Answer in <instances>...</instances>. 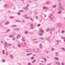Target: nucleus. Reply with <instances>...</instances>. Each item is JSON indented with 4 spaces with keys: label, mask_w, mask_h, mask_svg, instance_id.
Returning <instances> with one entry per match:
<instances>
[{
    "label": "nucleus",
    "mask_w": 65,
    "mask_h": 65,
    "mask_svg": "<svg viewBox=\"0 0 65 65\" xmlns=\"http://www.w3.org/2000/svg\"><path fill=\"white\" fill-rule=\"evenodd\" d=\"M59 5L60 8V10H63V7H62V4L61 3H59Z\"/></svg>",
    "instance_id": "f257e3e1"
},
{
    "label": "nucleus",
    "mask_w": 65,
    "mask_h": 65,
    "mask_svg": "<svg viewBox=\"0 0 65 65\" xmlns=\"http://www.w3.org/2000/svg\"><path fill=\"white\" fill-rule=\"evenodd\" d=\"M30 28L31 29L33 30V29H34V28L33 26V24L31 23L30 25Z\"/></svg>",
    "instance_id": "f03ea898"
},
{
    "label": "nucleus",
    "mask_w": 65,
    "mask_h": 65,
    "mask_svg": "<svg viewBox=\"0 0 65 65\" xmlns=\"http://www.w3.org/2000/svg\"><path fill=\"white\" fill-rule=\"evenodd\" d=\"M61 23H57V25L58 27H60L61 25Z\"/></svg>",
    "instance_id": "7ed1b4c3"
},
{
    "label": "nucleus",
    "mask_w": 65,
    "mask_h": 65,
    "mask_svg": "<svg viewBox=\"0 0 65 65\" xmlns=\"http://www.w3.org/2000/svg\"><path fill=\"white\" fill-rule=\"evenodd\" d=\"M23 9H24V10H29V9L28 8V7H23Z\"/></svg>",
    "instance_id": "20e7f679"
},
{
    "label": "nucleus",
    "mask_w": 65,
    "mask_h": 65,
    "mask_svg": "<svg viewBox=\"0 0 65 65\" xmlns=\"http://www.w3.org/2000/svg\"><path fill=\"white\" fill-rule=\"evenodd\" d=\"M10 57L11 58V59L13 60V58L14 57H13V56L12 55H10Z\"/></svg>",
    "instance_id": "39448f33"
},
{
    "label": "nucleus",
    "mask_w": 65,
    "mask_h": 65,
    "mask_svg": "<svg viewBox=\"0 0 65 65\" xmlns=\"http://www.w3.org/2000/svg\"><path fill=\"white\" fill-rule=\"evenodd\" d=\"M54 59L55 60H56V61H59V58L56 57L54 58Z\"/></svg>",
    "instance_id": "423d86ee"
},
{
    "label": "nucleus",
    "mask_w": 65,
    "mask_h": 65,
    "mask_svg": "<svg viewBox=\"0 0 65 65\" xmlns=\"http://www.w3.org/2000/svg\"><path fill=\"white\" fill-rule=\"evenodd\" d=\"M26 52H31L32 51V50L29 49H26Z\"/></svg>",
    "instance_id": "0eeeda50"
},
{
    "label": "nucleus",
    "mask_w": 65,
    "mask_h": 65,
    "mask_svg": "<svg viewBox=\"0 0 65 65\" xmlns=\"http://www.w3.org/2000/svg\"><path fill=\"white\" fill-rule=\"evenodd\" d=\"M8 5L7 4H5L4 5V7L5 8H6L7 7Z\"/></svg>",
    "instance_id": "6e6552de"
},
{
    "label": "nucleus",
    "mask_w": 65,
    "mask_h": 65,
    "mask_svg": "<svg viewBox=\"0 0 65 65\" xmlns=\"http://www.w3.org/2000/svg\"><path fill=\"white\" fill-rule=\"evenodd\" d=\"M37 51L38 52V53H41V50L40 49H37Z\"/></svg>",
    "instance_id": "1a4fd4ad"
},
{
    "label": "nucleus",
    "mask_w": 65,
    "mask_h": 65,
    "mask_svg": "<svg viewBox=\"0 0 65 65\" xmlns=\"http://www.w3.org/2000/svg\"><path fill=\"white\" fill-rule=\"evenodd\" d=\"M40 30L41 33H44V31L42 30L41 28H40Z\"/></svg>",
    "instance_id": "9d476101"
},
{
    "label": "nucleus",
    "mask_w": 65,
    "mask_h": 65,
    "mask_svg": "<svg viewBox=\"0 0 65 65\" xmlns=\"http://www.w3.org/2000/svg\"><path fill=\"white\" fill-rule=\"evenodd\" d=\"M57 6V5H56L53 6V8H56Z\"/></svg>",
    "instance_id": "9b49d317"
},
{
    "label": "nucleus",
    "mask_w": 65,
    "mask_h": 65,
    "mask_svg": "<svg viewBox=\"0 0 65 65\" xmlns=\"http://www.w3.org/2000/svg\"><path fill=\"white\" fill-rule=\"evenodd\" d=\"M55 64L56 65H61V64H60V63H59V62H56Z\"/></svg>",
    "instance_id": "f8f14e48"
},
{
    "label": "nucleus",
    "mask_w": 65,
    "mask_h": 65,
    "mask_svg": "<svg viewBox=\"0 0 65 65\" xmlns=\"http://www.w3.org/2000/svg\"><path fill=\"white\" fill-rule=\"evenodd\" d=\"M17 27V26L15 25H12L11 26V28H15V27Z\"/></svg>",
    "instance_id": "ddd939ff"
},
{
    "label": "nucleus",
    "mask_w": 65,
    "mask_h": 65,
    "mask_svg": "<svg viewBox=\"0 0 65 65\" xmlns=\"http://www.w3.org/2000/svg\"><path fill=\"white\" fill-rule=\"evenodd\" d=\"M9 37H10V38H14V36L12 35H10L9 36Z\"/></svg>",
    "instance_id": "4468645a"
},
{
    "label": "nucleus",
    "mask_w": 65,
    "mask_h": 65,
    "mask_svg": "<svg viewBox=\"0 0 65 65\" xmlns=\"http://www.w3.org/2000/svg\"><path fill=\"white\" fill-rule=\"evenodd\" d=\"M43 9L44 10H46V9H48V8L47 7H43Z\"/></svg>",
    "instance_id": "2eb2a0df"
},
{
    "label": "nucleus",
    "mask_w": 65,
    "mask_h": 65,
    "mask_svg": "<svg viewBox=\"0 0 65 65\" xmlns=\"http://www.w3.org/2000/svg\"><path fill=\"white\" fill-rule=\"evenodd\" d=\"M5 45L6 47H8V46H7V42H5Z\"/></svg>",
    "instance_id": "dca6fc26"
},
{
    "label": "nucleus",
    "mask_w": 65,
    "mask_h": 65,
    "mask_svg": "<svg viewBox=\"0 0 65 65\" xmlns=\"http://www.w3.org/2000/svg\"><path fill=\"white\" fill-rule=\"evenodd\" d=\"M42 44H40L39 46L40 48H42Z\"/></svg>",
    "instance_id": "f3484780"
},
{
    "label": "nucleus",
    "mask_w": 65,
    "mask_h": 65,
    "mask_svg": "<svg viewBox=\"0 0 65 65\" xmlns=\"http://www.w3.org/2000/svg\"><path fill=\"white\" fill-rule=\"evenodd\" d=\"M25 19H30V17L29 16H27L25 17Z\"/></svg>",
    "instance_id": "a211bd4d"
},
{
    "label": "nucleus",
    "mask_w": 65,
    "mask_h": 65,
    "mask_svg": "<svg viewBox=\"0 0 65 65\" xmlns=\"http://www.w3.org/2000/svg\"><path fill=\"white\" fill-rule=\"evenodd\" d=\"M46 4L47 5H49V4H50V2L49 1H47L46 3Z\"/></svg>",
    "instance_id": "6ab92c4d"
},
{
    "label": "nucleus",
    "mask_w": 65,
    "mask_h": 65,
    "mask_svg": "<svg viewBox=\"0 0 65 65\" xmlns=\"http://www.w3.org/2000/svg\"><path fill=\"white\" fill-rule=\"evenodd\" d=\"M32 54V53H28L26 54V56H30Z\"/></svg>",
    "instance_id": "aec40b11"
},
{
    "label": "nucleus",
    "mask_w": 65,
    "mask_h": 65,
    "mask_svg": "<svg viewBox=\"0 0 65 65\" xmlns=\"http://www.w3.org/2000/svg\"><path fill=\"white\" fill-rule=\"evenodd\" d=\"M8 54H9V53L7 51H6V56H8Z\"/></svg>",
    "instance_id": "412c9836"
},
{
    "label": "nucleus",
    "mask_w": 65,
    "mask_h": 65,
    "mask_svg": "<svg viewBox=\"0 0 65 65\" xmlns=\"http://www.w3.org/2000/svg\"><path fill=\"white\" fill-rule=\"evenodd\" d=\"M9 24V22L8 21H7L5 23L6 25H8Z\"/></svg>",
    "instance_id": "4be33fe9"
},
{
    "label": "nucleus",
    "mask_w": 65,
    "mask_h": 65,
    "mask_svg": "<svg viewBox=\"0 0 65 65\" xmlns=\"http://www.w3.org/2000/svg\"><path fill=\"white\" fill-rule=\"evenodd\" d=\"M55 55H56V56H59V54H58V53H57V52H56L55 53Z\"/></svg>",
    "instance_id": "5701e85b"
},
{
    "label": "nucleus",
    "mask_w": 65,
    "mask_h": 65,
    "mask_svg": "<svg viewBox=\"0 0 65 65\" xmlns=\"http://www.w3.org/2000/svg\"><path fill=\"white\" fill-rule=\"evenodd\" d=\"M47 31L48 32V31H50V28H48L46 29Z\"/></svg>",
    "instance_id": "b1692460"
},
{
    "label": "nucleus",
    "mask_w": 65,
    "mask_h": 65,
    "mask_svg": "<svg viewBox=\"0 0 65 65\" xmlns=\"http://www.w3.org/2000/svg\"><path fill=\"white\" fill-rule=\"evenodd\" d=\"M55 31V28H52L51 29V31Z\"/></svg>",
    "instance_id": "393cba45"
},
{
    "label": "nucleus",
    "mask_w": 65,
    "mask_h": 65,
    "mask_svg": "<svg viewBox=\"0 0 65 65\" xmlns=\"http://www.w3.org/2000/svg\"><path fill=\"white\" fill-rule=\"evenodd\" d=\"M29 34L32 35V34H34V33L32 32H29Z\"/></svg>",
    "instance_id": "a878e982"
},
{
    "label": "nucleus",
    "mask_w": 65,
    "mask_h": 65,
    "mask_svg": "<svg viewBox=\"0 0 65 65\" xmlns=\"http://www.w3.org/2000/svg\"><path fill=\"white\" fill-rule=\"evenodd\" d=\"M43 33H40L39 34V35H40V36H42L43 35Z\"/></svg>",
    "instance_id": "bb28decb"
},
{
    "label": "nucleus",
    "mask_w": 65,
    "mask_h": 65,
    "mask_svg": "<svg viewBox=\"0 0 65 65\" xmlns=\"http://www.w3.org/2000/svg\"><path fill=\"white\" fill-rule=\"evenodd\" d=\"M28 34V32L27 31H25L24 32V34H26V35Z\"/></svg>",
    "instance_id": "cd10ccee"
},
{
    "label": "nucleus",
    "mask_w": 65,
    "mask_h": 65,
    "mask_svg": "<svg viewBox=\"0 0 65 65\" xmlns=\"http://www.w3.org/2000/svg\"><path fill=\"white\" fill-rule=\"evenodd\" d=\"M61 37L62 39H64V41H65V38L64 37Z\"/></svg>",
    "instance_id": "c85d7f7f"
},
{
    "label": "nucleus",
    "mask_w": 65,
    "mask_h": 65,
    "mask_svg": "<svg viewBox=\"0 0 65 65\" xmlns=\"http://www.w3.org/2000/svg\"><path fill=\"white\" fill-rule=\"evenodd\" d=\"M2 52H3V53L4 54V55H5V50H3V51Z\"/></svg>",
    "instance_id": "c756f323"
},
{
    "label": "nucleus",
    "mask_w": 65,
    "mask_h": 65,
    "mask_svg": "<svg viewBox=\"0 0 65 65\" xmlns=\"http://www.w3.org/2000/svg\"><path fill=\"white\" fill-rule=\"evenodd\" d=\"M51 50L53 51H55V48H52Z\"/></svg>",
    "instance_id": "7c9ffc66"
},
{
    "label": "nucleus",
    "mask_w": 65,
    "mask_h": 65,
    "mask_svg": "<svg viewBox=\"0 0 65 65\" xmlns=\"http://www.w3.org/2000/svg\"><path fill=\"white\" fill-rule=\"evenodd\" d=\"M2 61L3 63H5V60L4 59H2Z\"/></svg>",
    "instance_id": "2f4dec72"
},
{
    "label": "nucleus",
    "mask_w": 65,
    "mask_h": 65,
    "mask_svg": "<svg viewBox=\"0 0 65 65\" xmlns=\"http://www.w3.org/2000/svg\"><path fill=\"white\" fill-rule=\"evenodd\" d=\"M18 47H21V45H20V44H18Z\"/></svg>",
    "instance_id": "473e14b6"
},
{
    "label": "nucleus",
    "mask_w": 65,
    "mask_h": 65,
    "mask_svg": "<svg viewBox=\"0 0 65 65\" xmlns=\"http://www.w3.org/2000/svg\"><path fill=\"white\" fill-rule=\"evenodd\" d=\"M61 49L62 50L64 51H65V48H62Z\"/></svg>",
    "instance_id": "72a5a7b5"
},
{
    "label": "nucleus",
    "mask_w": 65,
    "mask_h": 65,
    "mask_svg": "<svg viewBox=\"0 0 65 65\" xmlns=\"http://www.w3.org/2000/svg\"><path fill=\"white\" fill-rule=\"evenodd\" d=\"M21 37V36L20 35H18L17 37V38H19Z\"/></svg>",
    "instance_id": "f704fd0d"
},
{
    "label": "nucleus",
    "mask_w": 65,
    "mask_h": 65,
    "mask_svg": "<svg viewBox=\"0 0 65 65\" xmlns=\"http://www.w3.org/2000/svg\"><path fill=\"white\" fill-rule=\"evenodd\" d=\"M35 62H36V60H34L32 62V63H35Z\"/></svg>",
    "instance_id": "c9c22d12"
},
{
    "label": "nucleus",
    "mask_w": 65,
    "mask_h": 65,
    "mask_svg": "<svg viewBox=\"0 0 65 65\" xmlns=\"http://www.w3.org/2000/svg\"><path fill=\"white\" fill-rule=\"evenodd\" d=\"M62 12V11H60L58 12V14H60V13H61Z\"/></svg>",
    "instance_id": "e433bc0d"
},
{
    "label": "nucleus",
    "mask_w": 65,
    "mask_h": 65,
    "mask_svg": "<svg viewBox=\"0 0 65 65\" xmlns=\"http://www.w3.org/2000/svg\"><path fill=\"white\" fill-rule=\"evenodd\" d=\"M30 19L32 21H34V20H33V19H32V18H30Z\"/></svg>",
    "instance_id": "4c0bfd02"
},
{
    "label": "nucleus",
    "mask_w": 65,
    "mask_h": 65,
    "mask_svg": "<svg viewBox=\"0 0 65 65\" xmlns=\"http://www.w3.org/2000/svg\"><path fill=\"white\" fill-rule=\"evenodd\" d=\"M10 31V29H9L7 30L6 32H9Z\"/></svg>",
    "instance_id": "58836bf2"
},
{
    "label": "nucleus",
    "mask_w": 65,
    "mask_h": 65,
    "mask_svg": "<svg viewBox=\"0 0 65 65\" xmlns=\"http://www.w3.org/2000/svg\"><path fill=\"white\" fill-rule=\"evenodd\" d=\"M16 21L17 22H21V21H20V20H16Z\"/></svg>",
    "instance_id": "ea45409f"
},
{
    "label": "nucleus",
    "mask_w": 65,
    "mask_h": 65,
    "mask_svg": "<svg viewBox=\"0 0 65 65\" xmlns=\"http://www.w3.org/2000/svg\"><path fill=\"white\" fill-rule=\"evenodd\" d=\"M13 18H14V17L13 16H11L10 17V19H13Z\"/></svg>",
    "instance_id": "a19ab883"
},
{
    "label": "nucleus",
    "mask_w": 65,
    "mask_h": 65,
    "mask_svg": "<svg viewBox=\"0 0 65 65\" xmlns=\"http://www.w3.org/2000/svg\"><path fill=\"white\" fill-rule=\"evenodd\" d=\"M65 33V31L64 30H62L61 31V33Z\"/></svg>",
    "instance_id": "79ce46f5"
},
{
    "label": "nucleus",
    "mask_w": 65,
    "mask_h": 65,
    "mask_svg": "<svg viewBox=\"0 0 65 65\" xmlns=\"http://www.w3.org/2000/svg\"><path fill=\"white\" fill-rule=\"evenodd\" d=\"M36 18L37 19H38V17L37 16H36Z\"/></svg>",
    "instance_id": "37998d69"
},
{
    "label": "nucleus",
    "mask_w": 65,
    "mask_h": 65,
    "mask_svg": "<svg viewBox=\"0 0 65 65\" xmlns=\"http://www.w3.org/2000/svg\"><path fill=\"white\" fill-rule=\"evenodd\" d=\"M20 12H24V10H20Z\"/></svg>",
    "instance_id": "c03bdc74"
},
{
    "label": "nucleus",
    "mask_w": 65,
    "mask_h": 65,
    "mask_svg": "<svg viewBox=\"0 0 65 65\" xmlns=\"http://www.w3.org/2000/svg\"><path fill=\"white\" fill-rule=\"evenodd\" d=\"M1 42L2 43V44H3V43H3V41H1Z\"/></svg>",
    "instance_id": "a18cd8bd"
},
{
    "label": "nucleus",
    "mask_w": 65,
    "mask_h": 65,
    "mask_svg": "<svg viewBox=\"0 0 65 65\" xmlns=\"http://www.w3.org/2000/svg\"><path fill=\"white\" fill-rule=\"evenodd\" d=\"M27 15V14H26L25 15H23V17H26V16Z\"/></svg>",
    "instance_id": "49530a36"
},
{
    "label": "nucleus",
    "mask_w": 65,
    "mask_h": 65,
    "mask_svg": "<svg viewBox=\"0 0 65 65\" xmlns=\"http://www.w3.org/2000/svg\"><path fill=\"white\" fill-rule=\"evenodd\" d=\"M20 30V29H19V28H16V30H17V31H19Z\"/></svg>",
    "instance_id": "de8ad7c7"
},
{
    "label": "nucleus",
    "mask_w": 65,
    "mask_h": 65,
    "mask_svg": "<svg viewBox=\"0 0 65 65\" xmlns=\"http://www.w3.org/2000/svg\"><path fill=\"white\" fill-rule=\"evenodd\" d=\"M22 39H23V41H25V39L24 38V37H23Z\"/></svg>",
    "instance_id": "09e8293b"
},
{
    "label": "nucleus",
    "mask_w": 65,
    "mask_h": 65,
    "mask_svg": "<svg viewBox=\"0 0 65 65\" xmlns=\"http://www.w3.org/2000/svg\"><path fill=\"white\" fill-rule=\"evenodd\" d=\"M8 45L9 46H11L12 45V44H8Z\"/></svg>",
    "instance_id": "8fccbe9b"
},
{
    "label": "nucleus",
    "mask_w": 65,
    "mask_h": 65,
    "mask_svg": "<svg viewBox=\"0 0 65 65\" xmlns=\"http://www.w3.org/2000/svg\"><path fill=\"white\" fill-rule=\"evenodd\" d=\"M34 59V57H32L31 58V60H33Z\"/></svg>",
    "instance_id": "3c124183"
},
{
    "label": "nucleus",
    "mask_w": 65,
    "mask_h": 65,
    "mask_svg": "<svg viewBox=\"0 0 65 65\" xmlns=\"http://www.w3.org/2000/svg\"><path fill=\"white\" fill-rule=\"evenodd\" d=\"M39 38L40 39H41V40H43V38Z\"/></svg>",
    "instance_id": "603ef678"
},
{
    "label": "nucleus",
    "mask_w": 65,
    "mask_h": 65,
    "mask_svg": "<svg viewBox=\"0 0 65 65\" xmlns=\"http://www.w3.org/2000/svg\"><path fill=\"white\" fill-rule=\"evenodd\" d=\"M52 18L53 19H55V16H52Z\"/></svg>",
    "instance_id": "864d4df0"
},
{
    "label": "nucleus",
    "mask_w": 65,
    "mask_h": 65,
    "mask_svg": "<svg viewBox=\"0 0 65 65\" xmlns=\"http://www.w3.org/2000/svg\"><path fill=\"white\" fill-rule=\"evenodd\" d=\"M61 65H64V62H62Z\"/></svg>",
    "instance_id": "5fc2aeb1"
},
{
    "label": "nucleus",
    "mask_w": 65,
    "mask_h": 65,
    "mask_svg": "<svg viewBox=\"0 0 65 65\" xmlns=\"http://www.w3.org/2000/svg\"><path fill=\"white\" fill-rule=\"evenodd\" d=\"M46 53H49V52L48 51H46L45 52Z\"/></svg>",
    "instance_id": "6e6d98bb"
},
{
    "label": "nucleus",
    "mask_w": 65,
    "mask_h": 65,
    "mask_svg": "<svg viewBox=\"0 0 65 65\" xmlns=\"http://www.w3.org/2000/svg\"><path fill=\"white\" fill-rule=\"evenodd\" d=\"M29 6V4H28L26 6V7H28Z\"/></svg>",
    "instance_id": "4d7b16f0"
},
{
    "label": "nucleus",
    "mask_w": 65,
    "mask_h": 65,
    "mask_svg": "<svg viewBox=\"0 0 65 65\" xmlns=\"http://www.w3.org/2000/svg\"><path fill=\"white\" fill-rule=\"evenodd\" d=\"M13 30H14V31H15L17 30V28H15L13 29Z\"/></svg>",
    "instance_id": "13d9d810"
},
{
    "label": "nucleus",
    "mask_w": 65,
    "mask_h": 65,
    "mask_svg": "<svg viewBox=\"0 0 65 65\" xmlns=\"http://www.w3.org/2000/svg\"><path fill=\"white\" fill-rule=\"evenodd\" d=\"M13 48H15L16 47H15L14 46V45H13Z\"/></svg>",
    "instance_id": "bf43d9fd"
},
{
    "label": "nucleus",
    "mask_w": 65,
    "mask_h": 65,
    "mask_svg": "<svg viewBox=\"0 0 65 65\" xmlns=\"http://www.w3.org/2000/svg\"><path fill=\"white\" fill-rule=\"evenodd\" d=\"M38 13L37 12H36V13L35 14V15H37V14Z\"/></svg>",
    "instance_id": "052dcab7"
},
{
    "label": "nucleus",
    "mask_w": 65,
    "mask_h": 65,
    "mask_svg": "<svg viewBox=\"0 0 65 65\" xmlns=\"http://www.w3.org/2000/svg\"><path fill=\"white\" fill-rule=\"evenodd\" d=\"M40 26V24H39L38 25V27H39V26Z\"/></svg>",
    "instance_id": "680f3d73"
},
{
    "label": "nucleus",
    "mask_w": 65,
    "mask_h": 65,
    "mask_svg": "<svg viewBox=\"0 0 65 65\" xmlns=\"http://www.w3.org/2000/svg\"><path fill=\"white\" fill-rule=\"evenodd\" d=\"M17 14H19V15H20V13H17Z\"/></svg>",
    "instance_id": "e2e57ef3"
},
{
    "label": "nucleus",
    "mask_w": 65,
    "mask_h": 65,
    "mask_svg": "<svg viewBox=\"0 0 65 65\" xmlns=\"http://www.w3.org/2000/svg\"><path fill=\"white\" fill-rule=\"evenodd\" d=\"M38 42L37 41H36L35 42V43H38Z\"/></svg>",
    "instance_id": "0e129e2a"
},
{
    "label": "nucleus",
    "mask_w": 65,
    "mask_h": 65,
    "mask_svg": "<svg viewBox=\"0 0 65 65\" xmlns=\"http://www.w3.org/2000/svg\"><path fill=\"white\" fill-rule=\"evenodd\" d=\"M56 41L57 42H58V43H59V41L58 40H56Z\"/></svg>",
    "instance_id": "69168bd1"
},
{
    "label": "nucleus",
    "mask_w": 65,
    "mask_h": 65,
    "mask_svg": "<svg viewBox=\"0 0 65 65\" xmlns=\"http://www.w3.org/2000/svg\"><path fill=\"white\" fill-rule=\"evenodd\" d=\"M28 65H31V63H28Z\"/></svg>",
    "instance_id": "338daca9"
},
{
    "label": "nucleus",
    "mask_w": 65,
    "mask_h": 65,
    "mask_svg": "<svg viewBox=\"0 0 65 65\" xmlns=\"http://www.w3.org/2000/svg\"><path fill=\"white\" fill-rule=\"evenodd\" d=\"M40 65H43V64L42 63H40Z\"/></svg>",
    "instance_id": "774afa93"
}]
</instances>
